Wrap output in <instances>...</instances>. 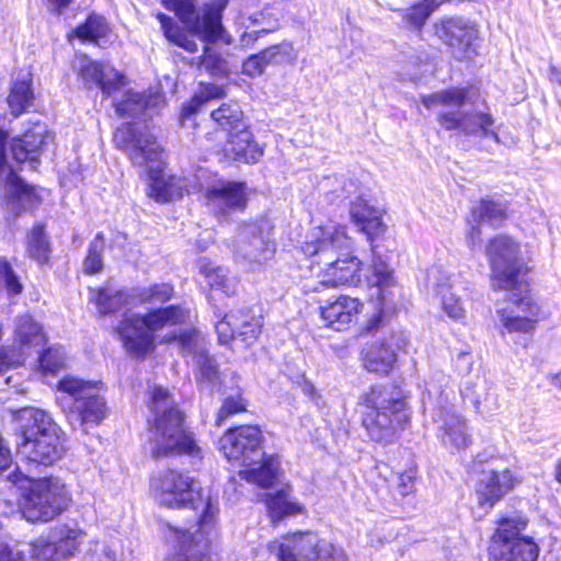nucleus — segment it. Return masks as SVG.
<instances>
[{
	"label": "nucleus",
	"instance_id": "nucleus-1",
	"mask_svg": "<svg viewBox=\"0 0 561 561\" xmlns=\"http://www.w3.org/2000/svg\"><path fill=\"white\" fill-rule=\"evenodd\" d=\"M150 488L162 505L171 508L191 506L198 513V524L194 533L170 528L179 550L173 561H211L209 551L218 503L209 495L205 496L193 478L176 470H167L152 478Z\"/></svg>",
	"mask_w": 561,
	"mask_h": 561
},
{
	"label": "nucleus",
	"instance_id": "nucleus-2",
	"mask_svg": "<svg viewBox=\"0 0 561 561\" xmlns=\"http://www.w3.org/2000/svg\"><path fill=\"white\" fill-rule=\"evenodd\" d=\"M350 247L351 240L342 227L329 224L311 229L301 250L307 256L314 257L313 263L325 267L320 280L305 284L306 293L353 285L359 280L360 261L348 254Z\"/></svg>",
	"mask_w": 561,
	"mask_h": 561
},
{
	"label": "nucleus",
	"instance_id": "nucleus-3",
	"mask_svg": "<svg viewBox=\"0 0 561 561\" xmlns=\"http://www.w3.org/2000/svg\"><path fill=\"white\" fill-rule=\"evenodd\" d=\"M149 408L154 414L149 430L151 451L154 457L185 455L192 461L202 460L203 453L193 434L184 427V414L178 408L173 396L163 387L150 390Z\"/></svg>",
	"mask_w": 561,
	"mask_h": 561
},
{
	"label": "nucleus",
	"instance_id": "nucleus-4",
	"mask_svg": "<svg viewBox=\"0 0 561 561\" xmlns=\"http://www.w3.org/2000/svg\"><path fill=\"white\" fill-rule=\"evenodd\" d=\"M427 108L439 107L437 121L442 128L465 137H488L497 139L491 129L494 121L488 112L477 105L470 91L450 88L423 98Z\"/></svg>",
	"mask_w": 561,
	"mask_h": 561
},
{
	"label": "nucleus",
	"instance_id": "nucleus-5",
	"mask_svg": "<svg viewBox=\"0 0 561 561\" xmlns=\"http://www.w3.org/2000/svg\"><path fill=\"white\" fill-rule=\"evenodd\" d=\"M261 443L262 433L256 426L229 430L219 442L220 450L229 461L245 467L239 472L241 479L261 488H270L277 478L278 459L266 457Z\"/></svg>",
	"mask_w": 561,
	"mask_h": 561
},
{
	"label": "nucleus",
	"instance_id": "nucleus-6",
	"mask_svg": "<svg viewBox=\"0 0 561 561\" xmlns=\"http://www.w3.org/2000/svg\"><path fill=\"white\" fill-rule=\"evenodd\" d=\"M363 426L375 442H389L410 420L407 401L393 386H374L364 396Z\"/></svg>",
	"mask_w": 561,
	"mask_h": 561
},
{
	"label": "nucleus",
	"instance_id": "nucleus-7",
	"mask_svg": "<svg viewBox=\"0 0 561 561\" xmlns=\"http://www.w3.org/2000/svg\"><path fill=\"white\" fill-rule=\"evenodd\" d=\"M186 311L179 306L157 309L145 316L126 314L116 328L125 348L136 356H145L154 347L153 332L165 325H175L185 321Z\"/></svg>",
	"mask_w": 561,
	"mask_h": 561
},
{
	"label": "nucleus",
	"instance_id": "nucleus-8",
	"mask_svg": "<svg viewBox=\"0 0 561 561\" xmlns=\"http://www.w3.org/2000/svg\"><path fill=\"white\" fill-rule=\"evenodd\" d=\"M13 483L22 480L31 482L28 492L23 505V515L30 522H49L61 514L69 503V494L66 485L58 478L30 477L18 469L10 476Z\"/></svg>",
	"mask_w": 561,
	"mask_h": 561
},
{
	"label": "nucleus",
	"instance_id": "nucleus-9",
	"mask_svg": "<svg viewBox=\"0 0 561 561\" xmlns=\"http://www.w3.org/2000/svg\"><path fill=\"white\" fill-rule=\"evenodd\" d=\"M58 389L73 400L68 415L73 430L85 433L87 426H96L104 420L107 412L106 401L100 394L98 383L66 377L59 381Z\"/></svg>",
	"mask_w": 561,
	"mask_h": 561
},
{
	"label": "nucleus",
	"instance_id": "nucleus-10",
	"mask_svg": "<svg viewBox=\"0 0 561 561\" xmlns=\"http://www.w3.org/2000/svg\"><path fill=\"white\" fill-rule=\"evenodd\" d=\"M169 11H173L187 25L191 32L205 43L218 39L231 44V37L225 34L221 19L226 2L206 7L202 14L196 8V0H162Z\"/></svg>",
	"mask_w": 561,
	"mask_h": 561
},
{
	"label": "nucleus",
	"instance_id": "nucleus-11",
	"mask_svg": "<svg viewBox=\"0 0 561 561\" xmlns=\"http://www.w3.org/2000/svg\"><path fill=\"white\" fill-rule=\"evenodd\" d=\"M268 550L279 561H346L344 552L314 533H295L283 542L272 541Z\"/></svg>",
	"mask_w": 561,
	"mask_h": 561
},
{
	"label": "nucleus",
	"instance_id": "nucleus-12",
	"mask_svg": "<svg viewBox=\"0 0 561 561\" xmlns=\"http://www.w3.org/2000/svg\"><path fill=\"white\" fill-rule=\"evenodd\" d=\"M491 265L493 289L513 290L519 285L518 276L524 263L518 256L519 247L507 236L491 239L485 249Z\"/></svg>",
	"mask_w": 561,
	"mask_h": 561
},
{
	"label": "nucleus",
	"instance_id": "nucleus-13",
	"mask_svg": "<svg viewBox=\"0 0 561 561\" xmlns=\"http://www.w3.org/2000/svg\"><path fill=\"white\" fill-rule=\"evenodd\" d=\"M526 522L522 518H504L493 535L490 553L494 561H536L537 545L529 538L519 537Z\"/></svg>",
	"mask_w": 561,
	"mask_h": 561
},
{
	"label": "nucleus",
	"instance_id": "nucleus-14",
	"mask_svg": "<svg viewBox=\"0 0 561 561\" xmlns=\"http://www.w3.org/2000/svg\"><path fill=\"white\" fill-rule=\"evenodd\" d=\"M272 226L267 219L244 221L238 226L233 252L238 259L249 263L263 264L275 253Z\"/></svg>",
	"mask_w": 561,
	"mask_h": 561
},
{
	"label": "nucleus",
	"instance_id": "nucleus-15",
	"mask_svg": "<svg viewBox=\"0 0 561 561\" xmlns=\"http://www.w3.org/2000/svg\"><path fill=\"white\" fill-rule=\"evenodd\" d=\"M114 142L125 151L133 164L144 167L149 172L158 171L162 163V149L156 137L133 124H124L114 134Z\"/></svg>",
	"mask_w": 561,
	"mask_h": 561
},
{
	"label": "nucleus",
	"instance_id": "nucleus-16",
	"mask_svg": "<svg viewBox=\"0 0 561 561\" xmlns=\"http://www.w3.org/2000/svg\"><path fill=\"white\" fill-rule=\"evenodd\" d=\"M423 407L424 413L430 414L433 424L436 425L438 437L446 448L460 450L469 446L471 438L466 421L460 415L442 403L436 405L431 391L423 398Z\"/></svg>",
	"mask_w": 561,
	"mask_h": 561
},
{
	"label": "nucleus",
	"instance_id": "nucleus-17",
	"mask_svg": "<svg viewBox=\"0 0 561 561\" xmlns=\"http://www.w3.org/2000/svg\"><path fill=\"white\" fill-rule=\"evenodd\" d=\"M206 206L219 222L229 221L232 214L243 211L248 204L244 182L219 180L205 188Z\"/></svg>",
	"mask_w": 561,
	"mask_h": 561
},
{
	"label": "nucleus",
	"instance_id": "nucleus-18",
	"mask_svg": "<svg viewBox=\"0 0 561 561\" xmlns=\"http://www.w3.org/2000/svg\"><path fill=\"white\" fill-rule=\"evenodd\" d=\"M19 461L27 467L28 472L39 467L54 465L62 454L59 428L48 431L27 442L15 443Z\"/></svg>",
	"mask_w": 561,
	"mask_h": 561
},
{
	"label": "nucleus",
	"instance_id": "nucleus-19",
	"mask_svg": "<svg viewBox=\"0 0 561 561\" xmlns=\"http://www.w3.org/2000/svg\"><path fill=\"white\" fill-rule=\"evenodd\" d=\"M510 300L516 307V311L500 312V320L504 330L512 333L531 334L539 317V307L528 294L526 285L510 290Z\"/></svg>",
	"mask_w": 561,
	"mask_h": 561
},
{
	"label": "nucleus",
	"instance_id": "nucleus-20",
	"mask_svg": "<svg viewBox=\"0 0 561 561\" xmlns=\"http://www.w3.org/2000/svg\"><path fill=\"white\" fill-rule=\"evenodd\" d=\"M435 34L450 49L457 59H469L474 55L473 41L477 30L468 21L449 18L435 24Z\"/></svg>",
	"mask_w": 561,
	"mask_h": 561
},
{
	"label": "nucleus",
	"instance_id": "nucleus-21",
	"mask_svg": "<svg viewBox=\"0 0 561 561\" xmlns=\"http://www.w3.org/2000/svg\"><path fill=\"white\" fill-rule=\"evenodd\" d=\"M179 343L183 355L192 357L197 381L205 387H214L219 379L218 366L208 355L201 334L197 332L182 334Z\"/></svg>",
	"mask_w": 561,
	"mask_h": 561
},
{
	"label": "nucleus",
	"instance_id": "nucleus-22",
	"mask_svg": "<svg viewBox=\"0 0 561 561\" xmlns=\"http://www.w3.org/2000/svg\"><path fill=\"white\" fill-rule=\"evenodd\" d=\"M215 329L220 344L228 345L233 340H240L249 346L259 337L262 321L248 312L231 313L218 321Z\"/></svg>",
	"mask_w": 561,
	"mask_h": 561
},
{
	"label": "nucleus",
	"instance_id": "nucleus-23",
	"mask_svg": "<svg viewBox=\"0 0 561 561\" xmlns=\"http://www.w3.org/2000/svg\"><path fill=\"white\" fill-rule=\"evenodd\" d=\"M41 202L36 188L25 183L10 170L3 187L2 206L8 216L13 218L31 210Z\"/></svg>",
	"mask_w": 561,
	"mask_h": 561
},
{
	"label": "nucleus",
	"instance_id": "nucleus-24",
	"mask_svg": "<svg viewBox=\"0 0 561 561\" xmlns=\"http://www.w3.org/2000/svg\"><path fill=\"white\" fill-rule=\"evenodd\" d=\"M49 139L50 134L45 123H32L21 137L13 139L11 144L13 159L19 163L28 162L31 168L35 169L38 164V156Z\"/></svg>",
	"mask_w": 561,
	"mask_h": 561
},
{
	"label": "nucleus",
	"instance_id": "nucleus-25",
	"mask_svg": "<svg viewBox=\"0 0 561 561\" xmlns=\"http://www.w3.org/2000/svg\"><path fill=\"white\" fill-rule=\"evenodd\" d=\"M79 77L85 85H96L102 92L111 96L125 85V78L108 64H101L81 56L78 59Z\"/></svg>",
	"mask_w": 561,
	"mask_h": 561
},
{
	"label": "nucleus",
	"instance_id": "nucleus-26",
	"mask_svg": "<svg viewBox=\"0 0 561 561\" xmlns=\"http://www.w3.org/2000/svg\"><path fill=\"white\" fill-rule=\"evenodd\" d=\"M297 58L298 53L293 43L284 41L248 57L242 65V71L255 78L261 76L268 66L294 65Z\"/></svg>",
	"mask_w": 561,
	"mask_h": 561
},
{
	"label": "nucleus",
	"instance_id": "nucleus-27",
	"mask_svg": "<svg viewBox=\"0 0 561 561\" xmlns=\"http://www.w3.org/2000/svg\"><path fill=\"white\" fill-rule=\"evenodd\" d=\"M15 443L27 442L48 431L58 428L50 415L37 408L25 407L14 411Z\"/></svg>",
	"mask_w": 561,
	"mask_h": 561
},
{
	"label": "nucleus",
	"instance_id": "nucleus-28",
	"mask_svg": "<svg viewBox=\"0 0 561 561\" xmlns=\"http://www.w3.org/2000/svg\"><path fill=\"white\" fill-rule=\"evenodd\" d=\"M360 308L358 299L341 295L320 308V317L324 327L342 332L356 320Z\"/></svg>",
	"mask_w": 561,
	"mask_h": 561
},
{
	"label": "nucleus",
	"instance_id": "nucleus-29",
	"mask_svg": "<svg viewBox=\"0 0 561 561\" xmlns=\"http://www.w3.org/2000/svg\"><path fill=\"white\" fill-rule=\"evenodd\" d=\"M517 478L510 470L484 471L477 488V497L481 506L492 507L495 502L502 499L511 491L516 483Z\"/></svg>",
	"mask_w": 561,
	"mask_h": 561
},
{
	"label": "nucleus",
	"instance_id": "nucleus-30",
	"mask_svg": "<svg viewBox=\"0 0 561 561\" xmlns=\"http://www.w3.org/2000/svg\"><path fill=\"white\" fill-rule=\"evenodd\" d=\"M222 151L227 158L244 163H255L263 154L248 126L228 134Z\"/></svg>",
	"mask_w": 561,
	"mask_h": 561
},
{
	"label": "nucleus",
	"instance_id": "nucleus-31",
	"mask_svg": "<svg viewBox=\"0 0 561 561\" xmlns=\"http://www.w3.org/2000/svg\"><path fill=\"white\" fill-rule=\"evenodd\" d=\"M374 293L373 297H376L380 304H386L388 298L392 295V289L396 287V280L393 277V271L389 264L374 251L371 275L368 277Z\"/></svg>",
	"mask_w": 561,
	"mask_h": 561
},
{
	"label": "nucleus",
	"instance_id": "nucleus-32",
	"mask_svg": "<svg viewBox=\"0 0 561 561\" xmlns=\"http://www.w3.org/2000/svg\"><path fill=\"white\" fill-rule=\"evenodd\" d=\"M354 224L369 238L385 231L381 210L369 205L364 198H357L351 207Z\"/></svg>",
	"mask_w": 561,
	"mask_h": 561
},
{
	"label": "nucleus",
	"instance_id": "nucleus-33",
	"mask_svg": "<svg viewBox=\"0 0 561 561\" xmlns=\"http://www.w3.org/2000/svg\"><path fill=\"white\" fill-rule=\"evenodd\" d=\"M163 103L160 95H144L127 91L123 99L115 103L116 112L122 116L136 117L138 115L151 116L153 107Z\"/></svg>",
	"mask_w": 561,
	"mask_h": 561
},
{
	"label": "nucleus",
	"instance_id": "nucleus-34",
	"mask_svg": "<svg viewBox=\"0 0 561 561\" xmlns=\"http://www.w3.org/2000/svg\"><path fill=\"white\" fill-rule=\"evenodd\" d=\"M90 293V300L94 301L99 313L102 316L117 312L126 307H135L133 293L128 294L125 290H116L113 288H102L91 290Z\"/></svg>",
	"mask_w": 561,
	"mask_h": 561
},
{
	"label": "nucleus",
	"instance_id": "nucleus-35",
	"mask_svg": "<svg viewBox=\"0 0 561 561\" xmlns=\"http://www.w3.org/2000/svg\"><path fill=\"white\" fill-rule=\"evenodd\" d=\"M34 102V92L32 89V75L28 71H20L11 88L8 96V104L12 114L15 116L25 112Z\"/></svg>",
	"mask_w": 561,
	"mask_h": 561
},
{
	"label": "nucleus",
	"instance_id": "nucleus-36",
	"mask_svg": "<svg viewBox=\"0 0 561 561\" xmlns=\"http://www.w3.org/2000/svg\"><path fill=\"white\" fill-rule=\"evenodd\" d=\"M199 273L204 276L205 283L213 290L221 291L226 296L236 293L237 282L229 276L228 270L215 265L206 259H202L198 263Z\"/></svg>",
	"mask_w": 561,
	"mask_h": 561
},
{
	"label": "nucleus",
	"instance_id": "nucleus-37",
	"mask_svg": "<svg viewBox=\"0 0 561 561\" xmlns=\"http://www.w3.org/2000/svg\"><path fill=\"white\" fill-rule=\"evenodd\" d=\"M364 367L378 375H387L393 368L396 363L394 352L382 343L370 345L363 356Z\"/></svg>",
	"mask_w": 561,
	"mask_h": 561
},
{
	"label": "nucleus",
	"instance_id": "nucleus-38",
	"mask_svg": "<svg viewBox=\"0 0 561 561\" xmlns=\"http://www.w3.org/2000/svg\"><path fill=\"white\" fill-rule=\"evenodd\" d=\"M226 95V90L221 85L214 83H201L199 91L192 100L184 104L181 112V122L184 126L191 121V117L197 114L202 107L213 100L221 99Z\"/></svg>",
	"mask_w": 561,
	"mask_h": 561
},
{
	"label": "nucleus",
	"instance_id": "nucleus-39",
	"mask_svg": "<svg viewBox=\"0 0 561 561\" xmlns=\"http://www.w3.org/2000/svg\"><path fill=\"white\" fill-rule=\"evenodd\" d=\"M210 117L227 135L247 126L243 112L236 102L222 103L219 107L211 110Z\"/></svg>",
	"mask_w": 561,
	"mask_h": 561
},
{
	"label": "nucleus",
	"instance_id": "nucleus-40",
	"mask_svg": "<svg viewBox=\"0 0 561 561\" xmlns=\"http://www.w3.org/2000/svg\"><path fill=\"white\" fill-rule=\"evenodd\" d=\"M471 215L478 225L486 222L495 227L506 218V206L501 202L485 197L472 206Z\"/></svg>",
	"mask_w": 561,
	"mask_h": 561
},
{
	"label": "nucleus",
	"instance_id": "nucleus-41",
	"mask_svg": "<svg viewBox=\"0 0 561 561\" xmlns=\"http://www.w3.org/2000/svg\"><path fill=\"white\" fill-rule=\"evenodd\" d=\"M14 337L15 341L24 347H36L45 342L42 327L28 314L21 316L16 319Z\"/></svg>",
	"mask_w": 561,
	"mask_h": 561
},
{
	"label": "nucleus",
	"instance_id": "nucleus-42",
	"mask_svg": "<svg viewBox=\"0 0 561 561\" xmlns=\"http://www.w3.org/2000/svg\"><path fill=\"white\" fill-rule=\"evenodd\" d=\"M84 534L77 528H70L68 526H61L53 533L51 539L56 541L58 556L61 561L72 557L78 550Z\"/></svg>",
	"mask_w": 561,
	"mask_h": 561
},
{
	"label": "nucleus",
	"instance_id": "nucleus-43",
	"mask_svg": "<svg viewBox=\"0 0 561 561\" xmlns=\"http://www.w3.org/2000/svg\"><path fill=\"white\" fill-rule=\"evenodd\" d=\"M158 20L163 30L164 36L167 39L174 45L184 48L190 53H194L197 50V43L194 39L193 35L186 34L183 32L173 21L172 18L159 13Z\"/></svg>",
	"mask_w": 561,
	"mask_h": 561
},
{
	"label": "nucleus",
	"instance_id": "nucleus-44",
	"mask_svg": "<svg viewBox=\"0 0 561 561\" xmlns=\"http://www.w3.org/2000/svg\"><path fill=\"white\" fill-rule=\"evenodd\" d=\"M435 291L440 298L442 309L449 318L459 320L465 317L466 311L462 301L453 291V285L448 280L436 283Z\"/></svg>",
	"mask_w": 561,
	"mask_h": 561
},
{
	"label": "nucleus",
	"instance_id": "nucleus-45",
	"mask_svg": "<svg viewBox=\"0 0 561 561\" xmlns=\"http://www.w3.org/2000/svg\"><path fill=\"white\" fill-rule=\"evenodd\" d=\"M265 502L272 519H280L284 516L301 512V506L298 503L289 501V491L287 489H282L275 494H267Z\"/></svg>",
	"mask_w": 561,
	"mask_h": 561
},
{
	"label": "nucleus",
	"instance_id": "nucleus-46",
	"mask_svg": "<svg viewBox=\"0 0 561 561\" xmlns=\"http://www.w3.org/2000/svg\"><path fill=\"white\" fill-rule=\"evenodd\" d=\"M50 245L44 231V226L37 224L27 236V254L39 264L48 261Z\"/></svg>",
	"mask_w": 561,
	"mask_h": 561
},
{
	"label": "nucleus",
	"instance_id": "nucleus-47",
	"mask_svg": "<svg viewBox=\"0 0 561 561\" xmlns=\"http://www.w3.org/2000/svg\"><path fill=\"white\" fill-rule=\"evenodd\" d=\"M108 31V25L103 16L91 14L83 24L73 30V34L82 42L98 43L99 39L107 35Z\"/></svg>",
	"mask_w": 561,
	"mask_h": 561
},
{
	"label": "nucleus",
	"instance_id": "nucleus-48",
	"mask_svg": "<svg viewBox=\"0 0 561 561\" xmlns=\"http://www.w3.org/2000/svg\"><path fill=\"white\" fill-rule=\"evenodd\" d=\"M173 296V287L169 284H153L133 290L135 306L138 304H163Z\"/></svg>",
	"mask_w": 561,
	"mask_h": 561
},
{
	"label": "nucleus",
	"instance_id": "nucleus-49",
	"mask_svg": "<svg viewBox=\"0 0 561 561\" xmlns=\"http://www.w3.org/2000/svg\"><path fill=\"white\" fill-rule=\"evenodd\" d=\"M250 20L254 26H260V28L244 32L241 35L240 45L242 47H251L259 38L278 28V21L276 19H267L263 12L254 14Z\"/></svg>",
	"mask_w": 561,
	"mask_h": 561
},
{
	"label": "nucleus",
	"instance_id": "nucleus-50",
	"mask_svg": "<svg viewBox=\"0 0 561 561\" xmlns=\"http://www.w3.org/2000/svg\"><path fill=\"white\" fill-rule=\"evenodd\" d=\"M201 65L211 76L225 77L229 73L228 61L210 46L205 47Z\"/></svg>",
	"mask_w": 561,
	"mask_h": 561
},
{
	"label": "nucleus",
	"instance_id": "nucleus-51",
	"mask_svg": "<svg viewBox=\"0 0 561 561\" xmlns=\"http://www.w3.org/2000/svg\"><path fill=\"white\" fill-rule=\"evenodd\" d=\"M435 9L434 0H424L408 9L404 18L412 27L421 30Z\"/></svg>",
	"mask_w": 561,
	"mask_h": 561
},
{
	"label": "nucleus",
	"instance_id": "nucleus-52",
	"mask_svg": "<svg viewBox=\"0 0 561 561\" xmlns=\"http://www.w3.org/2000/svg\"><path fill=\"white\" fill-rule=\"evenodd\" d=\"M44 374H56L65 366L66 353L62 347H49L38 358Z\"/></svg>",
	"mask_w": 561,
	"mask_h": 561
},
{
	"label": "nucleus",
	"instance_id": "nucleus-53",
	"mask_svg": "<svg viewBox=\"0 0 561 561\" xmlns=\"http://www.w3.org/2000/svg\"><path fill=\"white\" fill-rule=\"evenodd\" d=\"M30 553L32 558L38 561H61L60 557L58 556L59 553L56 541L54 539H37L34 543H32Z\"/></svg>",
	"mask_w": 561,
	"mask_h": 561
},
{
	"label": "nucleus",
	"instance_id": "nucleus-54",
	"mask_svg": "<svg viewBox=\"0 0 561 561\" xmlns=\"http://www.w3.org/2000/svg\"><path fill=\"white\" fill-rule=\"evenodd\" d=\"M103 249V234L98 233L91 242L89 253L84 260V271L87 273H96L102 268L101 251Z\"/></svg>",
	"mask_w": 561,
	"mask_h": 561
},
{
	"label": "nucleus",
	"instance_id": "nucleus-55",
	"mask_svg": "<svg viewBox=\"0 0 561 561\" xmlns=\"http://www.w3.org/2000/svg\"><path fill=\"white\" fill-rule=\"evenodd\" d=\"M0 279L3 282L9 294L19 295L23 286L5 257L0 256Z\"/></svg>",
	"mask_w": 561,
	"mask_h": 561
},
{
	"label": "nucleus",
	"instance_id": "nucleus-56",
	"mask_svg": "<svg viewBox=\"0 0 561 561\" xmlns=\"http://www.w3.org/2000/svg\"><path fill=\"white\" fill-rule=\"evenodd\" d=\"M245 410L244 400L241 396L227 398L217 413L216 425L220 426L231 415Z\"/></svg>",
	"mask_w": 561,
	"mask_h": 561
},
{
	"label": "nucleus",
	"instance_id": "nucleus-57",
	"mask_svg": "<svg viewBox=\"0 0 561 561\" xmlns=\"http://www.w3.org/2000/svg\"><path fill=\"white\" fill-rule=\"evenodd\" d=\"M415 469L410 468L396 477V489L401 496L411 494L414 490Z\"/></svg>",
	"mask_w": 561,
	"mask_h": 561
},
{
	"label": "nucleus",
	"instance_id": "nucleus-58",
	"mask_svg": "<svg viewBox=\"0 0 561 561\" xmlns=\"http://www.w3.org/2000/svg\"><path fill=\"white\" fill-rule=\"evenodd\" d=\"M87 561H117L115 552L106 545V542L96 541L90 549Z\"/></svg>",
	"mask_w": 561,
	"mask_h": 561
},
{
	"label": "nucleus",
	"instance_id": "nucleus-59",
	"mask_svg": "<svg viewBox=\"0 0 561 561\" xmlns=\"http://www.w3.org/2000/svg\"><path fill=\"white\" fill-rule=\"evenodd\" d=\"M477 411L481 414L491 413L497 409L496 396L492 392H486L483 400L478 394L474 401Z\"/></svg>",
	"mask_w": 561,
	"mask_h": 561
},
{
	"label": "nucleus",
	"instance_id": "nucleus-60",
	"mask_svg": "<svg viewBox=\"0 0 561 561\" xmlns=\"http://www.w3.org/2000/svg\"><path fill=\"white\" fill-rule=\"evenodd\" d=\"M12 461L11 453L0 436V471L7 469Z\"/></svg>",
	"mask_w": 561,
	"mask_h": 561
},
{
	"label": "nucleus",
	"instance_id": "nucleus-61",
	"mask_svg": "<svg viewBox=\"0 0 561 561\" xmlns=\"http://www.w3.org/2000/svg\"><path fill=\"white\" fill-rule=\"evenodd\" d=\"M467 242L471 249H476V247L480 244L481 229L478 225L471 227V229L467 236Z\"/></svg>",
	"mask_w": 561,
	"mask_h": 561
},
{
	"label": "nucleus",
	"instance_id": "nucleus-62",
	"mask_svg": "<svg viewBox=\"0 0 561 561\" xmlns=\"http://www.w3.org/2000/svg\"><path fill=\"white\" fill-rule=\"evenodd\" d=\"M5 139H7V133L1 131L0 133V172L3 171L4 167L7 165V157H5Z\"/></svg>",
	"mask_w": 561,
	"mask_h": 561
},
{
	"label": "nucleus",
	"instance_id": "nucleus-63",
	"mask_svg": "<svg viewBox=\"0 0 561 561\" xmlns=\"http://www.w3.org/2000/svg\"><path fill=\"white\" fill-rule=\"evenodd\" d=\"M49 5L51 7V10L56 12H61L65 8L69 5L71 0H47Z\"/></svg>",
	"mask_w": 561,
	"mask_h": 561
},
{
	"label": "nucleus",
	"instance_id": "nucleus-64",
	"mask_svg": "<svg viewBox=\"0 0 561 561\" xmlns=\"http://www.w3.org/2000/svg\"><path fill=\"white\" fill-rule=\"evenodd\" d=\"M553 477H554V480L561 484V457L558 458L554 462Z\"/></svg>",
	"mask_w": 561,
	"mask_h": 561
}]
</instances>
